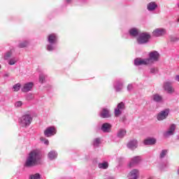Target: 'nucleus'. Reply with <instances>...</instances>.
I'll return each instance as SVG.
<instances>
[{
  "mask_svg": "<svg viewBox=\"0 0 179 179\" xmlns=\"http://www.w3.org/2000/svg\"><path fill=\"white\" fill-rule=\"evenodd\" d=\"M41 153L40 152V150H33L29 153L28 156L27 157V159L24 164V167H34L36 166L41 164Z\"/></svg>",
  "mask_w": 179,
  "mask_h": 179,
  "instance_id": "f257e3e1",
  "label": "nucleus"
},
{
  "mask_svg": "<svg viewBox=\"0 0 179 179\" xmlns=\"http://www.w3.org/2000/svg\"><path fill=\"white\" fill-rule=\"evenodd\" d=\"M148 58L141 59L136 58L134 59V65L139 66L141 65H153L155 62H159L160 59V53L156 50L151 51L148 53Z\"/></svg>",
  "mask_w": 179,
  "mask_h": 179,
  "instance_id": "f03ea898",
  "label": "nucleus"
},
{
  "mask_svg": "<svg viewBox=\"0 0 179 179\" xmlns=\"http://www.w3.org/2000/svg\"><path fill=\"white\" fill-rule=\"evenodd\" d=\"M48 43L46 46L48 51H54L57 50V43H58V35L56 34H50L48 36Z\"/></svg>",
  "mask_w": 179,
  "mask_h": 179,
  "instance_id": "7ed1b4c3",
  "label": "nucleus"
},
{
  "mask_svg": "<svg viewBox=\"0 0 179 179\" xmlns=\"http://www.w3.org/2000/svg\"><path fill=\"white\" fill-rule=\"evenodd\" d=\"M33 121V116L30 114L23 115L18 119V122L22 128H27L30 127V124H31Z\"/></svg>",
  "mask_w": 179,
  "mask_h": 179,
  "instance_id": "20e7f679",
  "label": "nucleus"
},
{
  "mask_svg": "<svg viewBox=\"0 0 179 179\" xmlns=\"http://www.w3.org/2000/svg\"><path fill=\"white\" fill-rule=\"evenodd\" d=\"M150 38H152V35L149 32H142L138 34L137 38V43L141 45L143 44H148L149 43Z\"/></svg>",
  "mask_w": 179,
  "mask_h": 179,
  "instance_id": "39448f33",
  "label": "nucleus"
},
{
  "mask_svg": "<svg viewBox=\"0 0 179 179\" xmlns=\"http://www.w3.org/2000/svg\"><path fill=\"white\" fill-rule=\"evenodd\" d=\"M163 89L169 94L174 93V87H173V83L171 81H166L163 84Z\"/></svg>",
  "mask_w": 179,
  "mask_h": 179,
  "instance_id": "423d86ee",
  "label": "nucleus"
},
{
  "mask_svg": "<svg viewBox=\"0 0 179 179\" xmlns=\"http://www.w3.org/2000/svg\"><path fill=\"white\" fill-rule=\"evenodd\" d=\"M43 134L46 138H51V136H54V135L57 134V129L54 126L47 127Z\"/></svg>",
  "mask_w": 179,
  "mask_h": 179,
  "instance_id": "0eeeda50",
  "label": "nucleus"
},
{
  "mask_svg": "<svg viewBox=\"0 0 179 179\" xmlns=\"http://www.w3.org/2000/svg\"><path fill=\"white\" fill-rule=\"evenodd\" d=\"M176 128H177V125H176V124H171L168 130L164 133V138H169V136H173L176 132Z\"/></svg>",
  "mask_w": 179,
  "mask_h": 179,
  "instance_id": "6e6552de",
  "label": "nucleus"
},
{
  "mask_svg": "<svg viewBox=\"0 0 179 179\" xmlns=\"http://www.w3.org/2000/svg\"><path fill=\"white\" fill-rule=\"evenodd\" d=\"M113 87L115 92H121L124 88V82L122 79H118L114 81Z\"/></svg>",
  "mask_w": 179,
  "mask_h": 179,
  "instance_id": "1a4fd4ad",
  "label": "nucleus"
},
{
  "mask_svg": "<svg viewBox=\"0 0 179 179\" xmlns=\"http://www.w3.org/2000/svg\"><path fill=\"white\" fill-rule=\"evenodd\" d=\"M125 110V103L124 102H120L117 104L116 108H115V116L120 117L122 114V111Z\"/></svg>",
  "mask_w": 179,
  "mask_h": 179,
  "instance_id": "9d476101",
  "label": "nucleus"
},
{
  "mask_svg": "<svg viewBox=\"0 0 179 179\" xmlns=\"http://www.w3.org/2000/svg\"><path fill=\"white\" fill-rule=\"evenodd\" d=\"M169 114H170V109H164L158 113L157 120H158V121H163V120H166V118L169 117Z\"/></svg>",
  "mask_w": 179,
  "mask_h": 179,
  "instance_id": "9b49d317",
  "label": "nucleus"
},
{
  "mask_svg": "<svg viewBox=\"0 0 179 179\" xmlns=\"http://www.w3.org/2000/svg\"><path fill=\"white\" fill-rule=\"evenodd\" d=\"M167 33L166 29L164 28H157L152 31V36L154 37H162Z\"/></svg>",
  "mask_w": 179,
  "mask_h": 179,
  "instance_id": "f8f14e48",
  "label": "nucleus"
},
{
  "mask_svg": "<svg viewBox=\"0 0 179 179\" xmlns=\"http://www.w3.org/2000/svg\"><path fill=\"white\" fill-rule=\"evenodd\" d=\"M33 86H34V84L33 83H27L24 84L21 90L24 93H27L29 92H31V90L33 89Z\"/></svg>",
  "mask_w": 179,
  "mask_h": 179,
  "instance_id": "ddd939ff",
  "label": "nucleus"
},
{
  "mask_svg": "<svg viewBox=\"0 0 179 179\" xmlns=\"http://www.w3.org/2000/svg\"><path fill=\"white\" fill-rule=\"evenodd\" d=\"M112 125L110 123H103L101 127V129L105 134H108L111 132Z\"/></svg>",
  "mask_w": 179,
  "mask_h": 179,
  "instance_id": "4468645a",
  "label": "nucleus"
},
{
  "mask_svg": "<svg viewBox=\"0 0 179 179\" xmlns=\"http://www.w3.org/2000/svg\"><path fill=\"white\" fill-rule=\"evenodd\" d=\"M157 9V3L151 1L147 4V10L148 12H153Z\"/></svg>",
  "mask_w": 179,
  "mask_h": 179,
  "instance_id": "2eb2a0df",
  "label": "nucleus"
},
{
  "mask_svg": "<svg viewBox=\"0 0 179 179\" xmlns=\"http://www.w3.org/2000/svg\"><path fill=\"white\" fill-rule=\"evenodd\" d=\"M129 34L131 37H138L139 29L138 28H131L129 29Z\"/></svg>",
  "mask_w": 179,
  "mask_h": 179,
  "instance_id": "dca6fc26",
  "label": "nucleus"
},
{
  "mask_svg": "<svg viewBox=\"0 0 179 179\" xmlns=\"http://www.w3.org/2000/svg\"><path fill=\"white\" fill-rule=\"evenodd\" d=\"M127 148L131 149V150H134L138 148V141L131 140L127 143Z\"/></svg>",
  "mask_w": 179,
  "mask_h": 179,
  "instance_id": "f3484780",
  "label": "nucleus"
},
{
  "mask_svg": "<svg viewBox=\"0 0 179 179\" xmlns=\"http://www.w3.org/2000/svg\"><path fill=\"white\" fill-rule=\"evenodd\" d=\"M100 117H101V118H110V117H111V114H110V110L107 108H103L100 113Z\"/></svg>",
  "mask_w": 179,
  "mask_h": 179,
  "instance_id": "a211bd4d",
  "label": "nucleus"
},
{
  "mask_svg": "<svg viewBox=\"0 0 179 179\" xmlns=\"http://www.w3.org/2000/svg\"><path fill=\"white\" fill-rule=\"evenodd\" d=\"M138 176H139V171L138 169L132 170L129 174V179H138Z\"/></svg>",
  "mask_w": 179,
  "mask_h": 179,
  "instance_id": "6ab92c4d",
  "label": "nucleus"
},
{
  "mask_svg": "<svg viewBox=\"0 0 179 179\" xmlns=\"http://www.w3.org/2000/svg\"><path fill=\"white\" fill-rule=\"evenodd\" d=\"M57 157H58V152L55 150H51L48 154V159H49V160H55Z\"/></svg>",
  "mask_w": 179,
  "mask_h": 179,
  "instance_id": "aec40b11",
  "label": "nucleus"
},
{
  "mask_svg": "<svg viewBox=\"0 0 179 179\" xmlns=\"http://www.w3.org/2000/svg\"><path fill=\"white\" fill-rule=\"evenodd\" d=\"M152 100L156 103H162L163 101V96L159 94H155L151 96Z\"/></svg>",
  "mask_w": 179,
  "mask_h": 179,
  "instance_id": "412c9836",
  "label": "nucleus"
},
{
  "mask_svg": "<svg viewBox=\"0 0 179 179\" xmlns=\"http://www.w3.org/2000/svg\"><path fill=\"white\" fill-rule=\"evenodd\" d=\"M141 157L139 156L134 157L129 164V167H132L134 164H138V163H141Z\"/></svg>",
  "mask_w": 179,
  "mask_h": 179,
  "instance_id": "4be33fe9",
  "label": "nucleus"
},
{
  "mask_svg": "<svg viewBox=\"0 0 179 179\" xmlns=\"http://www.w3.org/2000/svg\"><path fill=\"white\" fill-rule=\"evenodd\" d=\"M156 142H157L156 138H148L144 141V145H155Z\"/></svg>",
  "mask_w": 179,
  "mask_h": 179,
  "instance_id": "5701e85b",
  "label": "nucleus"
},
{
  "mask_svg": "<svg viewBox=\"0 0 179 179\" xmlns=\"http://www.w3.org/2000/svg\"><path fill=\"white\" fill-rule=\"evenodd\" d=\"M125 135H127V130H125L124 129H120L117 134V138H120V139H122V138H124V136H125Z\"/></svg>",
  "mask_w": 179,
  "mask_h": 179,
  "instance_id": "b1692460",
  "label": "nucleus"
},
{
  "mask_svg": "<svg viewBox=\"0 0 179 179\" xmlns=\"http://www.w3.org/2000/svg\"><path fill=\"white\" fill-rule=\"evenodd\" d=\"M99 169H101L102 170H106V169H108V162H104L102 163H99L98 164Z\"/></svg>",
  "mask_w": 179,
  "mask_h": 179,
  "instance_id": "393cba45",
  "label": "nucleus"
},
{
  "mask_svg": "<svg viewBox=\"0 0 179 179\" xmlns=\"http://www.w3.org/2000/svg\"><path fill=\"white\" fill-rule=\"evenodd\" d=\"M13 49H11L10 50H8V52H6V54L4 55V59L8 60L10 58V57H12V55H13Z\"/></svg>",
  "mask_w": 179,
  "mask_h": 179,
  "instance_id": "a878e982",
  "label": "nucleus"
},
{
  "mask_svg": "<svg viewBox=\"0 0 179 179\" xmlns=\"http://www.w3.org/2000/svg\"><path fill=\"white\" fill-rule=\"evenodd\" d=\"M29 179H41V175L38 173L31 174L29 176Z\"/></svg>",
  "mask_w": 179,
  "mask_h": 179,
  "instance_id": "bb28decb",
  "label": "nucleus"
},
{
  "mask_svg": "<svg viewBox=\"0 0 179 179\" xmlns=\"http://www.w3.org/2000/svg\"><path fill=\"white\" fill-rule=\"evenodd\" d=\"M28 45H29V41H22L18 44L19 48H25V47H27Z\"/></svg>",
  "mask_w": 179,
  "mask_h": 179,
  "instance_id": "cd10ccee",
  "label": "nucleus"
},
{
  "mask_svg": "<svg viewBox=\"0 0 179 179\" xmlns=\"http://www.w3.org/2000/svg\"><path fill=\"white\" fill-rule=\"evenodd\" d=\"M168 152L167 150H162L159 154V159H164L167 155Z\"/></svg>",
  "mask_w": 179,
  "mask_h": 179,
  "instance_id": "c85d7f7f",
  "label": "nucleus"
},
{
  "mask_svg": "<svg viewBox=\"0 0 179 179\" xmlns=\"http://www.w3.org/2000/svg\"><path fill=\"white\" fill-rule=\"evenodd\" d=\"M16 62H17V58L15 57L8 59V65H15Z\"/></svg>",
  "mask_w": 179,
  "mask_h": 179,
  "instance_id": "c756f323",
  "label": "nucleus"
},
{
  "mask_svg": "<svg viewBox=\"0 0 179 179\" xmlns=\"http://www.w3.org/2000/svg\"><path fill=\"white\" fill-rule=\"evenodd\" d=\"M100 143H101V142L99 138H95L93 141V145L95 148L99 147V145H100Z\"/></svg>",
  "mask_w": 179,
  "mask_h": 179,
  "instance_id": "7c9ffc66",
  "label": "nucleus"
},
{
  "mask_svg": "<svg viewBox=\"0 0 179 179\" xmlns=\"http://www.w3.org/2000/svg\"><path fill=\"white\" fill-rule=\"evenodd\" d=\"M20 87H21L20 83H17L13 86V92H19L20 90Z\"/></svg>",
  "mask_w": 179,
  "mask_h": 179,
  "instance_id": "2f4dec72",
  "label": "nucleus"
},
{
  "mask_svg": "<svg viewBox=\"0 0 179 179\" xmlns=\"http://www.w3.org/2000/svg\"><path fill=\"white\" fill-rule=\"evenodd\" d=\"M39 82L40 83H44V82H45V75L44 74L39 75Z\"/></svg>",
  "mask_w": 179,
  "mask_h": 179,
  "instance_id": "473e14b6",
  "label": "nucleus"
},
{
  "mask_svg": "<svg viewBox=\"0 0 179 179\" xmlns=\"http://www.w3.org/2000/svg\"><path fill=\"white\" fill-rule=\"evenodd\" d=\"M22 106H23V102H22V101H18L15 103V107L16 108H19L22 107Z\"/></svg>",
  "mask_w": 179,
  "mask_h": 179,
  "instance_id": "72a5a7b5",
  "label": "nucleus"
},
{
  "mask_svg": "<svg viewBox=\"0 0 179 179\" xmlns=\"http://www.w3.org/2000/svg\"><path fill=\"white\" fill-rule=\"evenodd\" d=\"M41 141L42 142H43V143H44L45 145H49V144H50V141H48V139H47V138H41Z\"/></svg>",
  "mask_w": 179,
  "mask_h": 179,
  "instance_id": "f704fd0d",
  "label": "nucleus"
},
{
  "mask_svg": "<svg viewBox=\"0 0 179 179\" xmlns=\"http://www.w3.org/2000/svg\"><path fill=\"white\" fill-rule=\"evenodd\" d=\"M132 89H134V85L132 84H129L127 85V90H128V92L132 91Z\"/></svg>",
  "mask_w": 179,
  "mask_h": 179,
  "instance_id": "c9c22d12",
  "label": "nucleus"
},
{
  "mask_svg": "<svg viewBox=\"0 0 179 179\" xmlns=\"http://www.w3.org/2000/svg\"><path fill=\"white\" fill-rule=\"evenodd\" d=\"M157 68H152L150 69V73H157Z\"/></svg>",
  "mask_w": 179,
  "mask_h": 179,
  "instance_id": "e433bc0d",
  "label": "nucleus"
},
{
  "mask_svg": "<svg viewBox=\"0 0 179 179\" xmlns=\"http://www.w3.org/2000/svg\"><path fill=\"white\" fill-rule=\"evenodd\" d=\"M31 99H33V95L28 94L27 96V100H31Z\"/></svg>",
  "mask_w": 179,
  "mask_h": 179,
  "instance_id": "4c0bfd02",
  "label": "nucleus"
},
{
  "mask_svg": "<svg viewBox=\"0 0 179 179\" xmlns=\"http://www.w3.org/2000/svg\"><path fill=\"white\" fill-rule=\"evenodd\" d=\"M171 41H178V38H176V37H172L171 38Z\"/></svg>",
  "mask_w": 179,
  "mask_h": 179,
  "instance_id": "58836bf2",
  "label": "nucleus"
},
{
  "mask_svg": "<svg viewBox=\"0 0 179 179\" xmlns=\"http://www.w3.org/2000/svg\"><path fill=\"white\" fill-rule=\"evenodd\" d=\"M176 80H177V82H179V75H177L175 78Z\"/></svg>",
  "mask_w": 179,
  "mask_h": 179,
  "instance_id": "ea45409f",
  "label": "nucleus"
},
{
  "mask_svg": "<svg viewBox=\"0 0 179 179\" xmlns=\"http://www.w3.org/2000/svg\"><path fill=\"white\" fill-rule=\"evenodd\" d=\"M80 1L82 3H85V2H87V0H80Z\"/></svg>",
  "mask_w": 179,
  "mask_h": 179,
  "instance_id": "a19ab883",
  "label": "nucleus"
},
{
  "mask_svg": "<svg viewBox=\"0 0 179 179\" xmlns=\"http://www.w3.org/2000/svg\"><path fill=\"white\" fill-rule=\"evenodd\" d=\"M71 1H72V0H66V2L67 3H69L71 2Z\"/></svg>",
  "mask_w": 179,
  "mask_h": 179,
  "instance_id": "79ce46f5",
  "label": "nucleus"
},
{
  "mask_svg": "<svg viewBox=\"0 0 179 179\" xmlns=\"http://www.w3.org/2000/svg\"><path fill=\"white\" fill-rule=\"evenodd\" d=\"M177 8L179 9V2L176 4Z\"/></svg>",
  "mask_w": 179,
  "mask_h": 179,
  "instance_id": "37998d69",
  "label": "nucleus"
},
{
  "mask_svg": "<svg viewBox=\"0 0 179 179\" xmlns=\"http://www.w3.org/2000/svg\"><path fill=\"white\" fill-rule=\"evenodd\" d=\"M161 169H162V170H164V168H163V166H162Z\"/></svg>",
  "mask_w": 179,
  "mask_h": 179,
  "instance_id": "c03bdc74",
  "label": "nucleus"
},
{
  "mask_svg": "<svg viewBox=\"0 0 179 179\" xmlns=\"http://www.w3.org/2000/svg\"><path fill=\"white\" fill-rule=\"evenodd\" d=\"M178 22H179V17H178Z\"/></svg>",
  "mask_w": 179,
  "mask_h": 179,
  "instance_id": "a18cd8bd",
  "label": "nucleus"
},
{
  "mask_svg": "<svg viewBox=\"0 0 179 179\" xmlns=\"http://www.w3.org/2000/svg\"><path fill=\"white\" fill-rule=\"evenodd\" d=\"M0 69H1V65H0Z\"/></svg>",
  "mask_w": 179,
  "mask_h": 179,
  "instance_id": "49530a36",
  "label": "nucleus"
},
{
  "mask_svg": "<svg viewBox=\"0 0 179 179\" xmlns=\"http://www.w3.org/2000/svg\"><path fill=\"white\" fill-rule=\"evenodd\" d=\"M110 179H113V178H110Z\"/></svg>",
  "mask_w": 179,
  "mask_h": 179,
  "instance_id": "de8ad7c7",
  "label": "nucleus"
}]
</instances>
